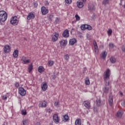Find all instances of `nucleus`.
Segmentation results:
<instances>
[{
  "label": "nucleus",
  "instance_id": "obj_1",
  "mask_svg": "<svg viewBox=\"0 0 125 125\" xmlns=\"http://www.w3.org/2000/svg\"><path fill=\"white\" fill-rule=\"evenodd\" d=\"M110 76H111V70H110V69H107L106 70L104 73V79L105 85H109V84H110L109 82Z\"/></svg>",
  "mask_w": 125,
  "mask_h": 125
},
{
  "label": "nucleus",
  "instance_id": "obj_2",
  "mask_svg": "<svg viewBox=\"0 0 125 125\" xmlns=\"http://www.w3.org/2000/svg\"><path fill=\"white\" fill-rule=\"evenodd\" d=\"M7 19V13L6 12L1 10L0 11V22H5Z\"/></svg>",
  "mask_w": 125,
  "mask_h": 125
},
{
  "label": "nucleus",
  "instance_id": "obj_3",
  "mask_svg": "<svg viewBox=\"0 0 125 125\" xmlns=\"http://www.w3.org/2000/svg\"><path fill=\"white\" fill-rule=\"evenodd\" d=\"M19 22V21H18V18H17V17H13L11 19L10 23L11 24H12V25H13L14 26H16L18 25Z\"/></svg>",
  "mask_w": 125,
  "mask_h": 125
},
{
  "label": "nucleus",
  "instance_id": "obj_4",
  "mask_svg": "<svg viewBox=\"0 0 125 125\" xmlns=\"http://www.w3.org/2000/svg\"><path fill=\"white\" fill-rule=\"evenodd\" d=\"M81 29L83 31H85L86 29L90 31V30H92V27L88 24H83L81 26Z\"/></svg>",
  "mask_w": 125,
  "mask_h": 125
},
{
  "label": "nucleus",
  "instance_id": "obj_5",
  "mask_svg": "<svg viewBox=\"0 0 125 125\" xmlns=\"http://www.w3.org/2000/svg\"><path fill=\"white\" fill-rule=\"evenodd\" d=\"M19 93L20 95H21V96H25V95H26V90H25L24 88L20 87L19 88Z\"/></svg>",
  "mask_w": 125,
  "mask_h": 125
},
{
  "label": "nucleus",
  "instance_id": "obj_6",
  "mask_svg": "<svg viewBox=\"0 0 125 125\" xmlns=\"http://www.w3.org/2000/svg\"><path fill=\"white\" fill-rule=\"evenodd\" d=\"M96 104L98 107H100L101 106H102V105H103V102L101 101L100 97H98L96 101Z\"/></svg>",
  "mask_w": 125,
  "mask_h": 125
},
{
  "label": "nucleus",
  "instance_id": "obj_7",
  "mask_svg": "<svg viewBox=\"0 0 125 125\" xmlns=\"http://www.w3.org/2000/svg\"><path fill=\"white\" fill-rule=\"evenodd\" d=\"M47 104V102H45V101H41L39 103V107L42 108H46V105Z\"/></svg>",
  "mask_w": 125,
  "mask_h": 125
},
{
  "label": "nucleus",
  "instance_id": "obj_8",
  "mask_svg": "<svg viewBox=\"0 0 125 125\" xmlns=\"http://www.w3.org/2000/svg\"><path fill=\"white\" fill-rule=\"evenodd\" d=\"M53 121L56 124H59L60 119H59V117H58V115L54 114L53 116Z\"/></svg>",
  "mask_w": 125,
  "mask_h": 125
},
{
  "label": "nucleus",
  "instance_id": "obj_9",
  "mask_svg": "<svg viewBox=\"0 0 125 125\" xmlns=\"http://www.w3.org/2000/svg\"><path fill=\"white\" fill-rule=\"evenodd\" d=\"M41 11L42 15H45L48 13V9H47L44 6H43L41 8Z\"/></svg>",
  "mask_w": 125,
  "mask_h": 125
},
{
  "label": "nucleus",
  "instance_id": "obj_10",
  "mask_svg": "<svg viewBox=\"0 0 125 125\" xmlns=\"http://www.w3.org/2000/svg\"><path fill=\"white\" fill-rule=\"evenodd\" d=\"M58 37H59V34L58 33H55L54 35L52 36V42H56L58 40Z\"/></svg>",
  "mask_w": 125,
  "mask_h": 125
},
{
  "label": "nucleus",
  "instance_id": "obj_11",
  "mask_svg": "<svg viewBox=\"0 0 125 125\" xmlns=\"http://www.w3.org/2000/svg\"><path fill=\"white\" fill-rule=\"evenodd\" d=\"M21 61L22 62L23 64H28V63H30V60H27V57L25 56H22L21 57Z\"/></svg>",
  "mask_w": 125,
  "mask_h": 125
},
{
  "label": "nucleus",
  "instance_id": "obj_12",
  "mask_svg": "<svg viewBox=\"0 0 125 125\" xmlns=\"http://www.w3.org/2000/svg\"><path fill=\"white\" fill-rule=\"evenodd\" d=\"M3 51L5 53H8V52H10V46H9V45H6L4 46Z\"/></svg>",
  "mask_w": 125,
  "mask_h": 125
},
{
  "label": "nucleus",
  "instance_id": "obj_13",
  "mask_svg": "<svg viewBox=\"0 0 125 125\" xmlns=\"http://www.w3.org/2000/svg\"><path fill=\"white\" fill-rule=\"evenodd\" d=\"M123 115H124V112L122 110H120L117 112L116 114V117L118 119H121Z\"/></svg>",
  "mask_w": 125,
  "mask_h": 125
},
{
  "label": "nucleus",
  "instance_id": "obj_14",
  "mask_svg": "<svg viewBox=\"0 0 125 125\" xmlns=\"http://www.w3.org/2000/svg\"><path fill=\"white\" fill-rule=\"evenodd\" d=\"M83 104L87 109H89V108H90V103L88 102V101H84Z\"/></svg>",
  "mask_w": 125,
  "mask_h": 125
},
{
  "label": "nucleus",
  "instance_id": "obj_15",
  "mask_svg": "<svg viewBox=\"0 0 125 125\" xmlns=\"http://www.w3.org/2000/svg\"><path fill=\"white\" fill-rule=\"evenodd\" d=\"M34 18H35V15L32 12L29 13L27 17V20H31V19H34Z\"/></svg>",
  "mask_w": 125,
  "mask_h": 125
},
{
  "label": "nucleus",
  "instance_id": "obj_16",
  "mask_svg": "<svg viewBox=\"0 0 125 125\" xmlns=\"http://www.w3.org/2000/svg\"><path fill=\"white\" fill-rule=\"evenodd\" d=\"M75 43H77V39L73 38L69 40L70 45H74Z\"/></svg>",
  "mask_w": 125,
  "mask_h": 125
},
{
  "label": "nucleus",
  "instance_id": "obj_17",
  "mask_svg": "<svg viewBox=\"0 0 125 125\" xmlns=\"http://www.w3.org/2000/svg\"><path fill=\"white\" fill-rule=\"evenodd\" d=\"M88 10H89L91 13H93L94 12V5H89L88 7Z\"/></svg>",
  "mask_w": 125,
  "mask_h": 125
},
{
  "label": "nucleus",
  "instance_id": "obj_18",
  "mask_svg": "<svg viewBox=\"0 0 125 125\" xmlns=\"http://www.w3.org/2000/svg\"><path fill=\"white\" fill-rule=\"evenodd\" d=\"M42 88L43 91H45L47 89V83H43L42 85Z\"/></svg>",
  "mask_w": 125,
  "mask_h": 125
},
{
  "label": "nucleus",
  "instance_id": "obj_19",
  "mask_svg": "<svg viewBox=\"0 0 125 125\" xmlns=\"http://www.w3.org/2000/svg\"><path fill=\"white\" fill-rule=\"evenodd\" d=\"M64 38H68L69 37V30L66 29L62 33Z\"/></svg>",
  "mask_w": 125,
  "mask_h": 125
},
{
  "label": "nucleus",
  "instance_id": "obj_20",
  "mask_svg": "<svg viewBox=\"0 0 125 125\" xmlns=\"http://www.w3.org/2000/svg\"><path fill=\"white\" fill-rule=\"evenodd\" d=\"M60 43L61 46H65L66 44H67V41L66 40H61L60 41Z\"/></svg>",
  "mask_w": 125,
  "mask_h": 125
},
{
  "label": "nucleus",
  "instance_id": "obj_21",
  "mask_svg": "<svg viewBox=\"0 0 125 125\" xmlns=\"http://www.w3.org/2000/svg\"><path fill=\"white\" fill-rule=\"evenodd\" d=\"M77 6L79 8H83V2H81V1H77Z\"/></svg>",
  "mask_w": 125,
  "mask_h": 125
},
{
  "label": "nucleus",
  "instance_id": "obj_22",
  "mask_svg": "<svg viewBox=\"0 0 125 125\" xmlns=\"http://www.w3.org/2000/svg\"><path fill=\"white\" fill-rule=\"evenodd\" d=\"M94 50L96 53L98 54L99 52L98 50V46H97V43H96V42H94Z\"/></svg>",
  "mask_w": 125,
  "mask_h": 125
},
{
  "label": "nucleus",
  "instance_id": "obj_23",
  "mask_svg": "<svg viewBox=\"0 0 125 125\" xmlns=\"http://www.w3.org/2000/svg\"><path fill=\"white\" fill-rule=\"evenodd\" d=\"M19 53V51H18V50H15L13 53L14 57L15 58H17V57H18Z\"/></svg>",
  "mask_w": 125,
  "mask_h": 125
},
{
  "label": "nucleus",
  "instance_id": "obj_24",
  "mask_svg": "<svg viewBox=\"0 0 125 125\" xmlns=\"http://www.w3.org/2000/svg\"><path fill=\"white\" fill-rule=\"evenodd\" d=\"M101 57L103 59H105L107 57V52L104 51L101 54Z\"/></svg>",
  "mask_w": 125,
  "mask_h": 125
},
{
  "label": "nucleus",
  "instance_id": "obj_25",
  "mask_svg": "<svg viewBox=\"0 0 125 125\" xmlns=\"http://www.w3.org/2000/svg\"><path fill=\"white\" fill-rule=\"evenodd\" d=\"M108 102L110 106H112L113 105V97L109 96V99H108Z\"/></svg>",
  "mask_w": 125,
  "mask_h": 125
},
{
  "label": "nucleus",
  "instance_id": "obj_26",
  "mask_svg": "<svg viewBox=\"0 0 125 125\" xmlns=\"http://www.w3.org/2000/svg\"><path fill=\"white\" fill-rule=\"evenodd\" d=\"M54 17V16L52 14H48L47 15L48 20H49V21H52Z\"/></svg>",
  "mask_w": 125,
  "mask_h": 125
},
{
  "label": "nucleus",
  "instance_id": "obj_27",
  "mask_svg": "<svg viewBox=\"0 0 125 125\" xmlns=\"http://www.w3.org/2000/svg\"><path fill=\"white\" fill-rule=\"evenodd\" d=\"M63 122H68L69 121V116L68 115H65L63 116Z\"/></svg>",
  "mask_w": 125,
  "mask_h": 125
},
{
  "label": "nucleus",
  "instance_id": "obj_28",
  "mask_svg": "<svg viewBox=\"0 0 125 125\" xmlns=\"http://www.w3.org/2000/svg\"><path fill=\"white\" fill-rule=\"evenodd\" d=\"M82 125V120L78 119L75 121V125Z\"/></svg>",
  "mask_w": 125,
  "mask_h": 125
},
{
  "label": "nucleus",
  "instance_id": "obj_29",
  "mask_svg": "<svg viewBox=\"0 0 125 125\" xmlns=\"http://www.w3.org/2000/svg\"><path fill=\"white\" fill-rule=\"evenodd\" d=\"M44 71V68L43 66H39L38 67V72L39 73H42Z\"/></svg>",
  "mask_w": 125,
  "mask_h": 125
},
{
  "label": "nucleus",
  "instance_id": "obj_30",
  "mask_svg": "<svg viewBox=\"0 0 125 125\" xmlns=\"http://www.w3.org/2000/svg\"><path fill=\"white\" fill-rule=\"evenodd\" d=\"M110 61L111 63L114 64V63H116V61H117V60H116V58L114 57H111L110 59Z\"/></svg>",
  "mask_w": 125,
  "mask_h": 125
},
{
  "label": "nucleus",
  "instance_id": "obj_31",
  "mask_svg": "<svg viewBox=\"0 0 125 125\" xmlns=\"http://www.w3.org/2000/svg\"><path fill=\"white\" fill-rule=\"evenodd\" d=\"M90 83L89 82V79H88L87 77H86L85 79V84L86 85H88L89 84H90Z\"/></svg>",
  "mask_w": 125,
  "mask_h": 125
},
{
  "label": "nucleus",
  "instance_id": "obj_32",
  "mask_svg": "<svg viewBox=\"0 0 125 125\" xmlns=\"http://www.w3.org/2000/svg\"><path fill=\"white\" fill-rule=\"evenodd\" d=\"M54 64V62L52 61H48V66L49 67L52 66Z\"/></svg>",
  "mask_w": 125,
  "mask_h": 125
},
{
  "label": "nucleus",
  "instance_id": "obj_33",
  "mask_svg": "<svg viewBox=\"0 0 125 125\" xmlns=\"http://www.w3.org/2000/svg\"><path fill=\"white\" fill-rule=\"evenodd\" d=\"M33 70V64H30L28 66V72L30 73Z\"/></svg>",
  "mask_w": 125,
  "mask_h": 125
},
{
  "label": "nucleus",
  "instance_id": "obj_34",
  "mask_svg": "<svg viewBox=\"0 0 125 125\" xmlns=\"http://www.w3.org/2000/svg\"><path fill=\"white\" fill-rule=\"evenodd\" d=\"M23 125H28V120L27 119H24L22 121Z\"/></svg>",
  "mask_w": 125,
  "mask_h": 125
},
{
  "label": "nucleus",
  "instance_id": "obj_35",
  "mask_svg": "<svg viewBox=\"0 0 125 125\" xmlns=\"http://www.w3.org/2000/svg\"><path fill=\"white\" fill-rule=\"evenodd\" d=\"M112 33H113V31L112 30V29H108L107 31L108 36H111Z\"/></svg>",
  "mask_w": 125,
  "mask_h": 125
},
{
  "label": "nucleus",
  "instance_id": "obj_36",
  "mask_svg": "<svg viewBox=\"0 0 125 125\" xmlns=\"http://www.w3.org/2000/svg\"><path fill=\"white\" fill-rule=\"evenodd\" d=\"M103 4L106 5V4H108L109 3V0H104Z\"/></svg>",
  "mask_w": 125,
  "mask_h": 125
},
{
  "label": "nucleus",
  "instance_id": "obj_37",
  "mask_svg": "<svg viewBox=\"0 0 125 125\" xmlns=\"http://www.w3.org/2000/svg\"><path fill=\"white\" fill-rule=\"evenodd\" d=\"M64 59L65 60L68 61L69 60V55L66 54L64 56Z\"/></svg>",
  "mask_w": 125,
  "mask_h": 125
},
{
  "label": "nucleus",
  "instance_id": "obj_38",
  "mask_svg": "<svg viewBox=\"0 0 125 125\" xmlns=\"http://www.w3.org/2000/svg\"><path fill=\"white\" fill-rule=\"evenodd\" d=\"M21 114L23 116H26L27 115V111L26 110H21Z\"/></svg>",
  "mask_w": 125,
  "mask_h": 125
},
{
  "label": "nucleus",
  "instance_id": "obj_39",
  "mask_svg": "<svg viewBox=\"0 0 125 125\" xmlns=\"http://www.w3.org/2000/svg\"><path fill=\"white\" fill-rule=\"evenodd\" d=\"M104 92H105V93H108V91H109V88L108 87H105L104 89Z\"/></svg>",
  "mask_w": 125,
  "mask_h": 125
},
{
  "label": "nucleus",
  "instance_id": "obj_40",
  "mask_svg": "<svg viewBox=\"0 0 125 125\" xmlns=\"http://www.w3.org/2000/svg\"><path fill=\"white\" fill-rule=\"evenodd\" d=\"M75 17L76 19V21H80V16H79V15H76Z\"/></svg>",
  "mask_w": 125,
  "mask_h": 125
},
{
  "label": "nucleus",
  "instance_id": "obj_41",
  "mask_svg": "<svg viewBox=\"0 0 125 125\" xmlns=\"http://www.w3.org/2000/svg\"><path fill=\"white\" fill-rule=\"evenodd\" d=\"M109 47L113 48L115 47V45H114V44H113V43H109Z\"/></svg>",
  "mask_w": 125,
  "mask_h": 125
},
{
  "label": "nucleus",
  "instance_id": "obj_42",
  "mask_svg": "<svg viewBox=\"0 0 125 125\" xmlns=\"http://www.w3.org/2000/svg\"><path fill=\"white\" fill-rule=\"evenodd\" d=\"M66 3L70 4L72 2V0H65Z\"/></svg>",
  "mask_w": 125,
  "mask_h": 125
},
{
  "label": "nucleus",
  "instance_id": "obj_43",
  "mask_svg": "<svg viewBox=\"0 0 125 125\" xmlns=\"http://www.w3.org/2000/svg\"><path fill=\"white\" fill-rule=\"evenodd\" d=\"M46 113H50L51 112H52V110H51L50 108L46 109Z\"/></svg>",
  "mask_w": 125,
  "mask_h": 125
},
{
  "label": "nucleus",
  "instance_id": "obj_44",
  "mask_svg": "<svg viewBox=\"0 0 125 125\" xmlns=\"http://www.w3.org/2000/svg\"><path fill=\"white\" fill-rule=\"evenodd\" d=\"M2 99H3V100H6V99H7V97H6L5 95H2Z\"/></svg>",
  "mask_w": 125,
  "mask_h": 125
},
{
  "label": "nucleus",
  "instance_id": "obj_45",
  "mask_svg": "<svg viewBox=\"0 0 125 125\" xmlns=\"http://www.w3.org/2000/svg\"><path fill=\"white\" fill-rule=\"evenodd\" d=\"M15 86L16 87H17V88L19 87V86H20L19 83H18L17 82H16L15 83Z\"/></svg>",
  "mask_w": 125,
  "mask_h": 125
},
{
  "label": "nucleus",
  "instance_id": "obj_46",
  "mask_svg": "<svg viewBox=\"0 0 125 125\" xmlns=\"http://www.w3.org/2000/svg\"><path fill=\"white\" fill-rule=\"evenodd\" d=\"M54 104H55V106H56V107H57V108L59 107V103L58 102H55Z\"/></svg>",
  "mask_w": 125,
  "mask_h": 125
},
{
  "label": "nucleus",
  "instance_id": "obj_47",
  "mask_svg": "<svg viewBox=\"0 0 125 125\" xmlns=\"http://www.w3.org/2000/svg\"><path fill=\"white\" fill-rule=\"evenodd\" d=\"M122 49L124 52H125V45H123L122 46Z\"/></svg>",
  "mask_w": 125,
  "mask_h": 125
},
{
  "label": "nucleus",
  "instance_id": "obj_48",
  "mask_svg": "<svg viewBox=\"0 0 125 125\" xmlns=\"http://www.w3.org/2000/svg\"><path fill=\"white\" fill-rule=\"evenodd\" d=\"M34 7H37L38 6V3H36V2H34Z\"/></svg>",
  "mask_w": 125,
  "mask_h": 125
},
{
  "label": "nucleus",
  "instance_id": "obj_49",
  "mask_svg": "<svg viewBox=\"0 0 125 125\" xmlns=\"http://www.w3.org/2000/svg\"><path fill=\"white\" fill-rule=\"evenodd\" d=\"M35 125H41V123L40 122H37L35 124Z\"/></svg>",
  "mask_w": 125,
  "mask_h": 125
},
{
  "label": "nucleus",
  "instance_id": "obj_50",
  "mask_svg": "<svg viewBox=\"0 0 125 125\" xmlns=\"http://www.w3.org/2000/svg\"><path fill=\"white\" fill-rule=\"evenodd\" d=\"M55 78H56V77L55 76H53V80H55Z\"/></svg>",
  "mask_w": 125,
  "mask_h": 125
},
{
  "label": "nucleus",
  "instance_id": "obj_51",
  "mask_svg": "<svg viewBox=\"0 0 125 125\" xmlns=\"http://www.w3.org/2000/svg\"><path fill=\"white\" fill-rule=\"evenodd\" d=\"M82 1H83V2H85V1H86V0H82Z\"/></svg>",
  "mask_w": 125,
  "mask_h": 125
},
{
  "label": "nucleus",
  "instance_id": "obj_52",
  "mask_svg": "<svg viewBox=\"0 0 125 125\" xmlns=\"http://www.w3.org/2000/svg\"><path fill=\"white\" fill-rule=\"evenodd\" d=\"M72 31H74V28H72Z\"/></svg>",
  "mask_w": 125,
  "mask_h": 125
},
{
  "label": "nucleus",
  "instance_id": "obj_53",
  "mask_svg": "<svg viewBox=\"0 0 125 125\" xmlns=\"http://www.w3.org/2000/svg\"><path fill=\"white\" fill-rule=\"evenodd\" d=\"M121 95H123V93H121Z\"/></svg>",
  "mask_w": 125,
  "mask_h": 125
},
{
  "label": "nucleus",
  "instance_id": "obj_54",
  "mask_svg": "<svg viewBox=\"0 0 125 125\" xmlns=\"http://www.w3.org/2000/svg\"><path fill=\"white\" fill-rule=\"evenodd\" d=\"M84 70H86V68H84Z\"/></svg>",
  "mask_w": 125,
  "mask_h": 125
},
{
  "label": "nucleus",
  "instance_id": "obj_55",
  "mask_svg": "<svg viewBox=\"0 0 125 125\" xmlns=\"http://www.w3.org/2000/svg\"><path fill=\"white\" fill-rule=\"evenodd\" d=\"M57 19H58V18H57Z\"/></svg>",
  "mask_w": 125,
  "mask_h": 125
}]
</instances>
